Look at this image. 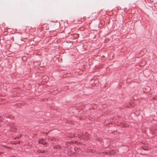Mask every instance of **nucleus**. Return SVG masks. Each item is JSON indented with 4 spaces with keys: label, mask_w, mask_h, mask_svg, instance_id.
Wrapping results in <instances>:
<instances>
[{
    "label": "nucleus",
    "mask_w": 157,
    "mask_h": 157,
    "mask_svg": "<svg viewBox=\"0 0 157 157\" xmlns=\"http://www.w3.org/2000/svg\"><path fill=\"white\" fill-rule=\"evenodd\" d=\"M39 143L42 144H46V143L45 141L43 140H40L39 141Z\"/></svg>",
    "instance_id": "obj_1"
}]
</instances>
